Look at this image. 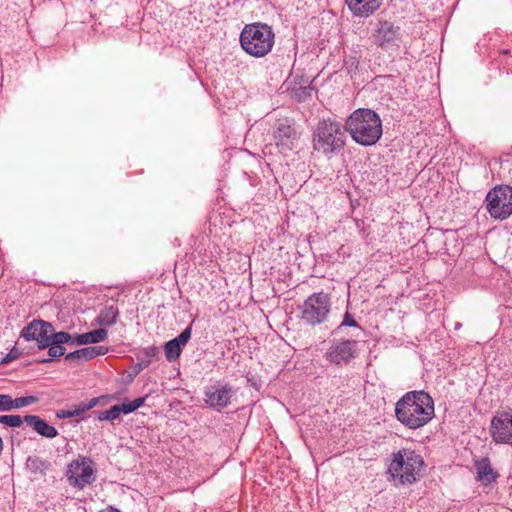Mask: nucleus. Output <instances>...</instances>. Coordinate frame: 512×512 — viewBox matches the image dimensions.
Here are the masks:
<instances>
[{"mask_svg": "<svg viewBox=\"0 0 512 512\" xmlns=\"http://www.w3.org/2000/svg\"><path fill=\"white\" fill-rule=\"evenodd\" d=\"M119 317V310L113 306H105L101 309L95 321L100 326H112L117 322Z\"/></svg>", "mask_w": 512, "mask_h": 512, "instance_id": "19", "label": "nucleus"}, {"mask_svg": "<svg viewBox=\"0 0 512 512\" xmlns=\"http://www.w3.org/2000/svg\"><path fill=\"white\" fill-rule=\"evenodd\" d=\"M344 326H349V327H358V323L356 322V320L354 319V317L349 313V312H346L345 315H344V318H343V321L342 323L338 326V329H341L342 327Z\"/></svg>", "mask_w": 512, "mask_h": 512, "instance_id": "35", "label": "nucleus"}, {"mask_svg": "<svg viewBox=\"0 0 512 512\" xmlns=\"http://www.w3.org/2000/svg\"><path fill=\"white\" fill-rule=\"evenodd\" d=\"M345 125L331 119L320 121L312 137L313 149L327 157L332 158L340 152L346 143Z\"/></svg>", "mask_w": 512, "mask_h": 512, "instance_id": "3", "label": "nucleus"}, {"mask_svg": "<svg viewBox=\"0 0 512 512\" xmlns=\"http://www.w3.org/2000/svg\"><path fill=\"white\" fill-rule=\"evenodd\" d=\"M46 348H48V355L51 357V359L63 356L66 352L65 347L57 344H49Z\"/></svg>", "mask_w": 512, "mask_h": 512, "instance_id": "32", "label": "nucleus"}, {"mask_svg": "<svg viewBox=\"0 0 512 512\" xmlns=\"http://www.w3.org/2000/svg\"><path fill=\"white\" fill-rule=\"evenodd\" d=\"M24 422L43 437L52 439L58 435V431L54 426L48 424L44 419L37 415H26L24 417Z\"/></svg>", "mask_w": 512, "mask_h": 512, "instance_id": "16", "label": "nucleus"}, {"mask_svg": "<svg viewBox=\"0 0 512 512\" xmlns=\"http://www.w3.org/2000/svg\"><path fill=\"white\" fill-rule=\"evenodd\" d=\"M380 36H381V34L375 35L372 43H374L382 48H387L394 41V39L392 37H388V38L383 37L382 38Z\"/></svg>", "mask_w": 512, "mask_h": 512, "instance_id": "34", "label": "nucleus"}, {"mask_svg": "<svg viewBox=\"0 0 512 512\" xmlns=\"http://www.w3.org/2000/svg\"><path fill=\"white\" fill-rule=\"evenodd\" d=\"M107 398H108V396L91 398L87 403H80V405L83 408V411L85 413L86 411L94 408L97 404L104 402V400Z\"/></svg>", "mask_w": 512, "mask_h": 512, "instance_id": "33", "label": "nucleus"}, {"mask_svg": "<svg viewBox=\"0 0 512 512\" xmlns=\"http://www.w3.org/2000/svg\"><path fill=\"white\" fill-rule=\"evenodd\" d=\"M27 469L35 475H44L50 467V463L38 456H29L26 461Z\"/></svg>", "mask_w": 512, "mask_h": 512, "instance_id": "22", "label": "nucleus"}, {"mask_svg": "<svg viewBox=\"0 0 512 512\" xmlns=\"http://www.w3.org/2000/svg\"><path fill=\"white\" fill-rule=\"evenodd\" d=\"M261 29L265 30L266 32H272L270 26L260 22L245 25L241 32H261Z\"/></svg>", "mask_w": 512, "mask_h": 512, "instance_id": "31", "label": "nucleus"}, {"mask_svg": "<svg viewBox=\"0 0 512 512\" xmlns=\"http://www.w3.org/2000/svg\"><path fill=\"white\" fill-rule=\"evenodd\" d=\"M192 335V323H190L181 333L178 337L174 338L176 342H178L179 346L182 348L185 346L189 340L191 339Z\"/></svg>", "mask_w": 512, "mask_h": 512, "instance_id": "30", "label": "nucleus"}, {"mask_svg": "<svg viewBox=\"0 0 512 512\" xmlns=\"http://www.w3.org/2000/svg\"><path fill=\"white\" fill-rule=\"evenodd\" d=\"M356 354V341L343 340L333 343L326 353V359L335 365L347 364Z\"/></svg>", "mask_w": 512, "mask_h": 512, "instance_id": "13", "label": "nucleus"}, {"mask_svg": "<svg viewBox=\"0 0 512 512\" xmlns=\"http://www.w3.org/2000/svg\"><path fill=\"white\" fill-rule=\"evenodd\" d=\"M72 337L73 346L97 344L105 341L108 338V332L104 328H98L83 334L73 333Z\"/></svg>", "mask_w": 512, "mask_h": 512, "instance_id": "18", "label": "nucleus"}, {"mask_svg": "<svg viewBox=\"0 0 512 512\" xmlns=\"http://www.w3.org/2000/svg\"><path fill=\"white\" fill-rule=\"evenodd\" d=\"M158 354L159 349L154 345L143 348L137 357L139 362L136 367H138L139 370L147 368L151 364L152 360L157 358Z\"/></svg>", "mask_w": 512, "mask_h": 512, "instance_id": "21", "label": "nucleus"}, {"mask_svg": "<svg viewBox=\"0 0 512 512\" xmlns=\"http://www.w3.org/2000/svg\"><path fill=\"white\" fill-rule=\"evenodd\" d=\"M165 351V357L169 362H173L177 360L182 352L181 347L179 346L178 342H176L174 339L166 342L164 346Z\"/></svg>", "mask_w": 512, "mask_h": 512, "instance_id": "24", "label": "nucleus"}, {"mask_svg": "<svg viewBox=\"0 0 512 512\" xmlns=\"http://www.w3.org/2000/svg\"><path fill=\"white\" fill-rule=\"evenodd\" d=\"M345 130L357 144L372 146L382 136V121L375 111L359 108L346 119Z\"/></svg>", "mask_w": 512, "mask_h": 512, "instance_id": "2", "label": "nucleus"}, {"mask_svg": "<svg viewBox=\"0 0 512 512\" xmlns=\"http://www.w3.org/2000/svg\"><path fill=\"white\" fill-rule=\"evenodd\" d=\"M10 403V395L0 394V412L11 411Z\"/></svg>", "mask_w": 512, "mask_h": 512, "instance_id": "36", "label": "nucleus"}, {"mask_svg": "<svg viewBox=\"0 0 512 512\" xmlns=\"http://www.w3.org/2000/svg\"><path fill=\"white\" fill-rule=\"evenodd\" d=\"M108 348L105 346H89L84 347L65 355L68 361H89L97 356L105 355Z\"/></svg>", "mask_w": 512, "mask_h": 512, "instance_id": "17", "label": "nucleus"}, {"mask_svg": "<svg viewBox=\"0 0 512 512\" xmlns=\"http://www.w3.org/2000/svg\"><path fill=\"white\" fill-rule=\"evenodd\" d=\"M72 339H73V337H72L71 333L64 332V331L55 332L53 330V332H51L48 337V341L45 342V345L46 346L49 344H57V345H61V346H63V344L72 345Z\"/></svg>", "mask_w": 512, "mask_h": 512, "instance_id": "23", "label": "nucleus"}, {"mask_svg": "<svg viewBox=\"0 0 512 512\" xmlns=\"http://www.w3.org/2000/svg\"><path fill=\"white\" fill-rule=\"evenodd\" d=\"M311 84H312V81L309 79H307V80L301 79L300 81H297V78H296L295 83L291 89L293 96L298 101H304L307 98H310L312 95V90H313Z\"/></svg>", "mask_w": 512, "mask_h": 512, "instance_id": "20", "label": "nucleus"}, {"mask_svg": "<svg viewBox=\"0 0 512 512\" xmlns=\"http://www.w3.org/2000/svg\"><path fill=\"white\" fill-rule=\"evenodd\" d=\"M49 361H51V359H43L41 362H42V363H47V362H49Z\"/></svg>", "mask_w": 512, "mask_h": 512, "instance_id": "40", "label": "nucleus"}, {"mask_svg": "<svg viewBox=\"0 0 512 512\" xmlns=\"http://www.w3.org/2000/svg\"><path fill=\"white\" fill-rule=\"evenodd\" d=\"M434 415V401L423 390L406 392L395 404L396 419L411 430L424 427Z\"/></svg>", "mask_w": 512, "mask_h": 512, "instance_id": "1", "label": "nucleus"}, {"mask_svg": "<svg viewBox=\"0 0 512 512\" xmlns=\"http://www.w3.org/2000/svg\"><path fill=\"white\" fill-rule=\"evenodd\" d=\"M83 413H84L83 408L81 407L80 404H78V405H75L73 407V409H67V410L63 409V410L57 411L56 416L60 419H66V418L80 416Z\"/></svg>", "mask_w": 512, "mask_h": 512, "instance_id": "29", "label": "nucleus"}, {"mask_svg": "<svg viewBox=\"0 0 512 512\" xmlns=\"http://www.w3.org/2000/svg\"><path fill=\"white\" fill-rule=\"evenodd\" d=\"M99 512H120V511L117 509H114V508H107V509L101 510Z\"/></svg>", "mask_w": 512, "mask_h": 512, "instance_id": "38", "label": "nucleus"}, {"mask_svg": "<svg viewBox=\"0 0 512 512\" xmlns=\"http://www.w3.org/2000/svg\"><path fill=\"white\" fill-rule=\"evenodd\" d=\"M461 327V323H456L455 329H459Z\"/></svg>", "mask_w": 512, "mask_h": 512, "instance_id": "39", "label": "nucleus"}, {"mask_svg": "<svg viewBox=\"0 0 512 512\" xmlns=\"http://www.w3.org/2000/svg\"><path fill=\"white\" fill-rule=\"evenodd\" d=\"M24 422V418L20 415H1L0 423L8 427H20Z\"/></svg>", "mask_w": 512, "mask_h": 512, "instance_id": "28", "label": "nucleus"}, {"mask_svg": "<svg viewBox=\"0 0 512 512\" xmlns=\"http://www.w3.org/2000/svg\"><path fill=\"white\" fill-rule=\"evenodd\" d=\"M484 205L492 219L507 220L512 215V186L501 184L491 188L486 194Z\"/></svg>", "mask_w": 512, "mask_h": 512, "instance_id": "5", "label": "nucleus"}, {"mask_svg": "<svg viewBox=\"0 0 512 512\" xmlns=\"http://www.w3.org/2000/svg\"><path fill=\"white\" fill-rule=\"evenodd\" d=\"M275 34H240L243 50L254 57L268 54L274 45Z\"/></svg>", "mask_w": 512, "mask_h": 512, "instance_id": "9", "label": "nucleus"}, {"mask_svg": "<svg viewBox=\"0 0 512 512\" xmlns=\"http://www.w3.org/2000/svg\"><path fill=\"white\" fill-rule=\"evenodd\" d=\"M423 457L415 450L403 448L393 453L388 473L402 485L413 484L421 477Z\"/></svg>", "mask_w": 512, "mask_h": 512, "instance_id": "4", "label": "nucleus"}, {"mask_svg": "<svg viewBox=\"0 0 512 512\" xmlns=\"http://www.w3.org/2000/svg\"><path fill=\"white\" fill-rule=\"evenodd\" d=\"M19 356V353L16 349L11 350L6 357L3 359V363H8L14 359H16Z\"/></svg>", "mask_w": 512, "mask_h": 512, "instance_id": "37", "label": "nucleus"}, {"mask_svg": "<svg viewBox=\"0 0 512 512\" xmlns=\"http://www.w3.org/2000/svg\"><path fill=\"white\" fill-rule=\"evenodd\" d=\"M95 463L86 456L79 455L67 465L66 477L70 486L83 489L96 480Z\"/></svg>", "mask_w": 512, "mask_h": 512, "instance_id": "7", "label": "nucleus"}, {"mask_svg": "<svg viewBox=\"0 0 512 512\" xmlns=\"http://www.w3.org/2000/svg\"><path fill=\"white\" fill-rule=\"evenodd\" d=\"M331 308L328 294L316 292L311 294L300 306L301 319L308 325L315 326L325 322Z\"/></svg>", "mask_w": 512, "mask_h": 512, "instance_id": "6", "label": "nucleus"}, {"mask_svg": "<svg viewBox=\"0 0 512 512\" xmlns=\"http://www.w3.org/2000/svg\"><path fill=\"white\" fill-rule=\"evenodd\" d=\"M299 132L288 119L279 120L276 124L273 138L281 151H291L299 139Z\"/></svg>", "mask_w": 512, "mask_h": 512, "instance_id": "10", "label": "nucleus"}, {"mask_svg": "<svg viewBox=\"0 0 512 512\" xmlns=\"http://www.w3.org/2000/svg\"><path fill=\"white\" fill-rule=\"evenodd\" d=\"M144 402H145V397H139L131 402L118 405V407H119L121 413L129 414V413L134 412L138 408L142 407L144 405Z\"/></svg>", "mask_w": 512, "mask_h": 512, "instance_id": "27", "label": "nucleus"}, {"mask_svg": "<svg viewBox=\"0 0 512 512\" xmlns=\"http://www.w3.org/2000/svg\"><path fill=\"white\" fill-rule=\"evenodd\" d=\"M53 332V326L43 320H33L21 331V337L27 341H36L39 349H45V342L48 341L50 333Z\"/></svg>", "mask_w": 512, "mask_h": 512, "instance_id": "12", "label": "nucleus"}, {"mask_svg": "<svg viewBox=\"0 0 512 512\" xmlns=\"http://www.w3.org/2000/svg\"><path fill=\"white\" fill-rule=\"evenodd\" d=\"M345 3L354 16L367 18L381 7L383 0H345Z\"/></svg>", "mask_w": 512, "mask_h": 512, "instance_id": "14", "label": "nucleus"}, {"mask_svg": "<svg viewBox=\"0 0 512 512\" xmlns=\"http://www.w3.org/2000/svg\"><path fill=\"white\" fill-rule=\"evenodd\" d=\"M120 415L121 412L118 405H114L108 410L98 412L96 418L99 421H113L119 418Z\"/></svg>", "mask_w": 512, "mask_h": 512, "instance_id": "26", "label": "nucleus"}, {"mask_svg": "<svg viewBox=\"0 0 512 512\" xmlns=\"http://www.w3.org/2000/svg\"><path fill=\"white\" fill-rule=\"evenodd\" d=\"M474 467L477 472L476 480L484 486L492 484L499 477V473L494 468H492L490 459L488 457L476 459L474 461Z\"/></svg>", "mask_w": 512, "mask_h": 512, "instance_id": "15", "label": "nucleus"}, {"mask_svg": "<svg viewBox=\"0 0 512 512\" xmlns=\"http://www.w3.org/2000/svg\"><path fill=\"white\" fill-rule=\"evenodd\" d=\"M490 435L496 443L512 445V414L500 412L494 415Z\"/></svg>", "mask_w": 512, "mask_h": 512, "instance_id": "11", "label": "nucleus"}, {"mask_svg": "<svg viewBox=\"0 0 512 512\" xmlns=\"http://www.w3.org/2000/svg\"><path fill=\"white\" fill-rule=\"evenodd\" d=\"M234 395L235 391L229 383L216 381L204 388V403L213 410L222 411L231 404Z\"/></svg>", "mask_w": 512, "mask_h": 512, "instance_id": "8", "label": "nucleus"}, {"mask_svg": "<svg viewBox=\"0 0 512 512\" xmlns=\"http://www.w3.org/2000/svg\"><path fill=\"white\" fill-rule=\"evenodd\" d=\"M37 401H38V398L36 396H24V397H19V398H15V399H13L10 396V402H11L10 409L14 410V409L22 408V407L34 404Z\"/></svg>", "mask_w": 512, "mask_h": 512, "instance_id": "25", "label": "nucleus"}]
</instances>
